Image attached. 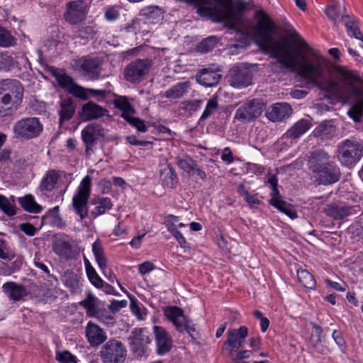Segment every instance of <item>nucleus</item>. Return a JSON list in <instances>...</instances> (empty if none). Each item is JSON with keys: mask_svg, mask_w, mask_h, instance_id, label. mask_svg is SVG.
<instances>
[{"mask_svg": "<svg viewBox=\"0 0 363 363\" xmlns=\"http://www.w3.org/2000/svg\"><path fill=\"white\" fill-rule=\"evenodd\" d=\"M255 18L257 21L252 28L253 35L259 40L260 49L277 60L276 62L271 63L274 71V67L280 65L281 68L297 70L301 77L320 90L353 96L354 100L347 113L354 121H360L363 116V89L354 85L360 80L354 72L339 67L337 69L338 82L331 79L333 69L329 62L320 52L313 50L296 30H291V38L299 41L300 48L311 53L315 62H307L305 55L298 48L291 53L289 40H277L273 37L277 28L265 11H257Z\"/></svg>", "mask_w": 363, "mask_h": 363, "instance_id": "obj_1", "label": "nucleus"}, {"mask_svg": "<svg viewBox=\"0 0 363 363\" xmlns=\"http://www.w3.org/2000/svg\"><path fill=\"white\" fill-rule=\"evenodd\" d=\"M330 159V155L322 149L313 151L308 156V168L316 175V180L320 184H333L341 177L339 166Z\"/></svg>", "mask_w": 363, "mask_h": 363, "instance_id": "obj_2", "label": "nucleus"}, {"mask_svg": "<svg viewBox=\"0 0 363 363\" xmlns=\"http://www.w3.org/2000/svg\"><path fill=\"white\" fill-rule=\"evenodd\" d=\"M23 87L19 81L6 79L0 83V117L11 114L21 103Z\"/></svg>", "mask_w": 363, "mask_h": 363, "instance_id": "obj_3", "label": "nucleus"}, {"mask_svg": "<svg viewBox=\"0 0 363 363\" xmlns=\"http://www.w3.org/2000/svg\"><path fill=\"white\" fill-rule=\"evenodd\" d=\"M337 152L340 164L352 168L362 158L363 147L357 141L345 140L339 145Z\"/></svg>", "mask_w": 363, "mask_h": 363, "instance_id": "obj_4", "label": "nucleus"}, {"mask_svg": "<svg viewBox=\"0 0 363 363\" xmlns=\"http://www.w3.org/2000/svg\"><path fill=\"white\" fill-rule=\"evenodd\" d=\"M43 130V124L36 117L22 118L17 121L13 127L14 137L25 140L38 138Z\"/></svg>", "mask_w": 363, "mask_h": 363, "instance_id": "obj_5", "label": "nucleus"}, {"mask_svg": "<svg viewBox=\"0 0 363 363\" xmlns=\"http://www.w3.org/2000/svg\"><path fill=\"white\" fill-rule=\"evenodd\" d=\"M91 179L86 176L80 183L77 192L72 199V206L75 213L83 220L88 216V200L91 193Z\"/></svg>", "mask_w": 363, "mask_h": 363, "instance_id": "obj_6", "label": "nucleus"}, {"mask_svg": "<svg viewBox=\"0 0 363 363\" xmlns=\"http://www.w3.org/2000/svg\"><path fill=\"white\" fill-rule=\"evenodd\" d=\"M130 350L140 357H147L150 352L151 338L145 328H134L128 337Z\"/></svg>", "mask_w": 363, "mask_h": 363, "instance_id": "obj_7", "label": "nucleus"}, {"mask_svg": "<svg viewBox=\"0 0 363 363\" xmlns=\"http://www.w3.org/2000/svg\"><path fill=\"white\" fill-rule=\"evenodd\" d=\"M127 355L123 342L116 339L107 341L101 347L100 357L104 363H123Z\"/></svg>", "mask_w": 363, "mask_h": 363, "instance_id": "obj_8", "label": "nucleus"}, {"mask_svg": "<svg viewBox=\"0 0 363 363\" xmlns=\"http://www.w3.org/2000/svg\"><path fill=\"white\" fill-rule=\"evenodd\" d=\"M152 66L150 59H137L130 62L124 69V79L132 84L142 82Z\"/></svg>", "mask_w": 363, "mask_h": 363, "instance_id": "obj_9", "label": "nucleus"}, {"mask_svg": "<svg viewBox=\"0 0 363 363\" xmlns=\"http://www.w3.org/2000/svg\"><path fill=\"white\" fill-rule=\"evenodd\" d=\"M265 104L259 98L245 101L236 111L235 118L242 123H249L259 117Z\"/></svg>", "mask_w": 363, "mask_h": 363, "instance_id": "obj_10", "label": "nucleus"}, {"mask_svg": "<svg viewBox=\"0 0 363 363\" xmlns=\"http://www.w3.org/2000/svg\"><path fill=\"white\" fill-rule=\"evenodd\" d=\"M105 136L104 128L98 123H90L82 130V140L85 145V154L87 156L94 152L93 147Z\"/></svg>", "mask_w": 363, "mask_h": 363, "instance_id": "obj_11", "label": "nucleus"}, {"mask_svg": "<svg viewBox=\"0 0 363 363\" xmlns=\"http://www.w3.org/2000/svg\"><path fill=\"white\" fill-rule=\"evenodd\" d=\"M268 183L271 185L272 191L271 193L272 198L269 200L271 205L277 208L281 212L285 213L289 218L294 219L297 217L296 211L294 207L280 199V194L278 189V179L275 175L271 176L268 179Z\"/></svg>", "mask_w": 363, "mask_h": 363, "instance_id": "obj_12", "label": "nucleus"}, {"mask_svg": "<svg viewBox=\"0 0 363 363\" xmlns=\"http://www.w3.org/2000/svg\"><path fill=\"white\" fill-rule=\"evenodd\" d=\"M268 183L271 185L272 191L271 193L272 198L269 200L271 205L277 208L281 212L285 213L289 218L294 219L297 217L296 211L294 207L280 199V194L278 189V179L275 175L271 176L268 179Z\"/></svg>", "mask_w": 363, "mask_h": 363, "instance_id": "obj_13", "label": "nucleus"}, {"mask_svg": "<svg viewBox=\"0 0 363 363\" xmlns=\"http://www.w3.org/2000/svg\"><path fill=\"white\" fill-rule=\"evenodd\" d=\"M89 6L85 1L77 0L67 3L65 19L70 24L75 25L85 20Z\"/></svg>", "mask_w": 363, "mask_h": 363, "instance_id": "obj_14", "label": "nucleus"}, {"mask_svg": "<svg viewBox=\"0 0 363 363\" xmlns=\"http://www.w3.org/2000/svg\"><path fill=\"white\" fill-rule=\"evenodd\" d=\"M248 335V329L245 326H240L239 329H230L227 332L228 338L223 343L222 353L225 350L228 354H232L235 350H239L243 347L245 339Z\"/></svg>", "mask_w": 363, "mask_h": 363, "instance_id": "obj_15", "label": "nucleus"}, {"mask_svg": "<svg viewBox=\"0 0 363 363\" xmlns=\"http://www.w3.org/2000/svg\"><path fill=\"white\" fill-rule=\"evenodd\" d=\"M101 62L98 58L82 57L75 62L76 69L89 80L99 79L101 74Z\"/></svg>", "mask_w": 363, "mask_h": 363, "instance_id": "obj_16", "label": "nucleus"}, {"mask_svg": "<svg viewBox=\"0 0 363 363\" xmlns=\"http://www.w3.org/2000/svg\"><path fill=\"white\" fill-rule=\"evenodd\" d=\"M229 84L235 88L247 87L252 84V72L245 66H235L228 74Z\"/></svg>", "mask_w": 363, "mask_h": 363, "instance_id": "obj_17", "label": "nucleus"}, {"mask_svg": "<svg viewBox=\"0 0 363 363\" xmlns=\"http://www.w3.org/2000/svg\"><path fill=\"white\" fill-rule=\"evenodd\" d=\"M326 215L334 220H342L346 217L357 214L360 211L359 206H347L342 203H333L325 208Z\"/></svg>", "mask_w": 363, "mask_h": 363, "instance_id": "obj_18", "label": "nucleus"}, {"mask_svg": "<svg viewBox=\"0 0 363 363\" xmlns=\"http://www.w3.org/2000/svg\"><path fill=\"white\" fill-rule=\"evenodd\" d=\"M221 70L216 67H208L203 68L198 72L196 79L198 83L206 87H211L218 84L222 74Z\"/></svg>", "mask_w": 363, "mask_h": 363, "instance_id": "obj_19", "label": "nucleus"}, {"mask_svg": "<svg viewBox=\"0 0 363 363\" xmlns=\"http://www.w3.org/2000/svg\"><path fill=\"white\" fill-rule=\"evenodd\" d=\"M293 110L289 104L279 102L270 106L266 111L267 118L272 122H279L289 118Z\"/></svg>", "mask_w": 363, "mask_h": 363, "instance_id": "obj_20", "label": "nucleus"}, {"mask_svg": "<svg viewBox=\"0 0 363 363\" xmlns=\"http://www.w3.org/2000/svg\"><path fill=\"white\" fill-rule=\"evenodd\" d=\"M79 114L83 121H89L108 115V111L96 103L89 101L83 104Z\"/></svg>", "mask_w": 363, "mask_h": 363, "instance_id": "obj_21", "label": "nucleus"}, {"mask_svg": "<svg viewBox=\"0 0 363 363\" xmlns=\"http://www.w3.org/2000/svg\"><path fill=\"white\" fill-rule=\"evenodd\" d=\"M153 331L157 344V351L160 355L169 352L172 347V340L166 330L161 326H154Z\"/></svg>", "mask_w": 363, "mask_h": 363, "instance_id": "obj_22", "label": "nucleus"}, {"mask_svg": "<svg viewBox=\"0 0 363 363\" xmlns=\"http://www.w3.org/2000/svg\"><path fill=\"white\" fill-rule=\"evenodd\" d=\"M4 294L9 300L18 301L28 295V291L25 286L13 281H7L2 286Z\"/></svg>", "mask_w": 363, "mask_h": 363, "instance_id": "obj_23", "label": "nucleus"}, {"mask_svg": "<svg viewBox=\"0 0 363 363\" xmlns=\"http://www.w3.org/2000/svg\"><path fill=\"white\" fill-rule=\"evenodd\" d=\"M63 173V171L56 169H49L47 171L41 179L39 190L43 194L52 191L62 178Z\"/></svg>", "mask_w": 363, "mask_h": 363, "instance_id": "obj_24", "label": "nucleus"}, {"mask_svg": "<svg viewBox=\"0 0 363 363\" xmlns=\"http://www.w3.org/2000/svg\"><path fill=\"white\" fill-rule=\"evenodd\" d=\"M52 250L62 259L69 260L73 257L72 246L67 235L55 240L52 243Z\"/></svg>", "mask_w": 363, "mask_h": 363, "instance_id": "obj_25", "label": "nucleus"}, {"mask_svg": "<svg viewBox=\"0 0 363 363\" xmlns=\"http://www.w3.org/2000/svg\"><path fill=\"white\" fill-rule=\"evenodd\" d=\"M86 336L91 346H99L106 340L104 330L97 325L89 322L86 328Z\"/></svg>", "mask_w": 363, "mask_h": 363, "instance_id": "obj_26", "label": "nucleus"}, {"mask_svg": "<svg viewBox=\"0 0 363 363\" xmlns=\"http://www.w3.org/2000/svg\"><path fill=\"white\" fill-rule=\"evenodd\" d=\"M47 70L55 78L58 85L67 91L72 84H74V80L72 77L54 66H48Z\"/></svg>", "mask_w": 363, "mask_h": 363, "instance_id": "obj_27", "label": "nucleus"}, {"mask_svg": "<svg viewBox=\"0 0 363 363\" xmlns=\"http://www.w3.org/2000/svg\"><path fill=\"white\" fill-rule=\"evenodd\" d=\"M164 315L173 323L177 330H181L182 324L188 318L183 310L178 306H169L165 308Z\"/></svg>", "mask_w": 363, "mask_h": 363, "instance_id": "obj_28", "label": "nucleus"}, {"mask_svg": "<svg viewBox=\"0 0 363 363\" xmlns=\"http://www.w3.org/2000/svg\"><path fill=\"white\" fill-rule=\"evenodd\" d=\"M335 131L333 121H324L313 130V135L323 140L332 138Z\"/></svg>", "mask_w": 363, "mask_h": 363, "instance_id": "obj_29", "label": "nucleus"}, {"mask_svg": "<svg viewBox=\"0 0 363 363\" xmlns=\"http://www.w3.org/2000/svg\"><path fill=\"white\" fill-rule=\"evenodd\" d=\"M311 125L309 120L301 119L286 131L285 136L289 139H297L304 134L311 127Z\"/></svg>", "mask_w": 363, "mask_h": 363, "instance_id": "obj_30", "label": "nucleus"}, {"mask_svg": "<svg viewBox=\"0 0 363 363\" xmlns=\"http://www.w3.org/2000/svg\"><path fill=\"white\" fill-rule=\"evenodd\" d=\"M191 83L189 81L179 82L167 90L164 96L169 100H175L182 98L190 88Z\"/></svg>", "mask_w": 363, "mask_h": 363, "instance_id": "obj_31", "label": "nucleus"}, {"mask_svg": "<svg viewBox=\"0 0 363 363\" xmlns=\"http://www.w3.org/2000/svg\"><path fill=\"white\" fill-rule=\"evenodd\" d=\"M18 201L21 208L27 212L38 213L43 210V207L35 201L34 196L30 194L19 197Z\"/></svg>", "mask_w": 363, "mask_h": 363, "instance_id": "obj_32", "label": "nucleus"}, {"mask_svg": "<svg viewBox=\"0 0 363 363\" xmlns=\"http://www.w3.org/2000/svg\"><path fill=\"white\" fill-rule=\"evenodd\" d=\"M75 113V105L72 99L69 98L65 99L60 103V123L62 124L65 121H69L72 118Z\"/></svg>", "mask_w": 363, "mask_h": 363, "instance_id": "obj_33", "label": "nucleus"}, {"mask_svg": "<svg viewBox=\"0 0 363 363\" xmlns=\"http://www.w3.org/2000/svg\"><path fill=\"white\" fill-rule=\"evenodd\" d=\"M340 20L344 22L347 33L350 36L361 40L363 42V35L354 20L348 15L342 16Z\"/></svg>", "mask_w": 363, "mask_h": 363, "instance_id": "obj_34", "label": "nucleus"}, {"mask_svg": "<svg viewBox=\"0 0 363 363\" xmlns=\"http://www.w3.org/2000/svg\"><path fill=\"white\" fill-rule=\"evenodd\" d=\"M162 177V183L163 184L170 189H174L176 187L177 184L178 183V177L176 174L174 168L168 164L166 168H164L161 172Z\"/></svg>", "mask_w": 363, "mask_h": 363, "instance_id": "obj_35", "label": "nucleus"}, {"mask_svg": "<svg viewBox=\"0 0 363 363\" xmlns=\"http://www.w3.org/2000/svg\"><path fill=\"white\" fill-rule=\"evenodd\" d=\"M345 8H342L341 4L337 0H329L325 10L326 16L332 21H336L342 14Z\"/></svg>", "mask_w": 363, "mask_h": 363, "instance_id": "obj_36", "label": "nucleus"}, {"mask_svg": "<svg viewBox=\"0 0 363 363\" xmlns=\"http://www.w3.org/2000/svg\"><path fill=\"white\" fill-rule=\"evenodd\" d=\"M62 281L71 291H75L79 288V277L72 271L65 272L62 276Z\"/></svg>", "mask_w": 363, "mask_h": 363, "instance_id": "obj_37", "label": "nucleus"}, {"mask_svg": "<svg viewBox=\"0 0 363 363\" xmlns=\"http://www.w3.org/2000/svg\"><path fill=\"white\" fill-rule=\"evenodd\" d=\"M94 205H96L95 209L92 213L95 216H99L104 213L107 210L112 208V203L109 198L95 197L91 201Z\"/></svg>", "mask_w": 363, "mask_h": 363, "instance_id": "obj_38", "label": "nucleus"}, {"mask_svg": "<svg viewBox=\"0 0 363 363\" xmlns=\"http://www.w3.org/2000/svg\"><path fill=\"white\" fill-rule=\"evenodd\" d=\"M115 107L123 111L121 116L125 119L129 116L134 114L135 111L125 96H120L114 101Z\"/></svg>", "mask_w": 363, "mask_h": 363, "instance_id": "obj_39", "label": "nucleus"}, {"mask_svg": "<svg viewBox=\"0 0 363 363\" xmlns=\"http://www.w3.org/2000/svg\"><path fill=\"white\" fill-rule=\"evenodd\" d=\"M177 164L189 176L193 175L195 169H196V162L187 155H185L183 158L177 157Z\"/></svg>", "mask_w": 363, "mask_h": 363, "instance_id": "obj_40", "label": "nucleus"}, {"mask_svg": "<svg viewBox=\"0 0 363 363\" xmlns=\"http://www.w3.org/2000/svg\"><path fill=\"white\" fill-rule=\"evenodd\" d=\"M92 251L99 268L104 271L107 266V259L99 242L96 241L92 244Z\"/></svg>", "mask_w": 363, "mask_h": 363, "instance_id": "obj_41", "label": "nucleus"}, {"mask_svg": "<svg viewBox=\"0 0 363 363\" xmlns=\"http://www.w3.org/2000/svg\"><path fill=\"white\" fill-rule=\"evenodd\" d=\"M297 277L299 282L307 289H314L316 281L314 277L306 269H298Z\"/></svg>", "mask_w": 363, "mask_h": 363, "instance_id": "obj_42", "label": "nucleus"}, {"mask_svg": "<svg viewBox=\"0 0 363 363\" xmlns=\"http://www.w3.org/2000/svg\"><path fill=\"white\" fill-rule=\"evenodd\" d=\"M218 38L211 35L203 40L196 48L197 51L201 53H206L212 50L218 43Z\"/></svg>", "mask_w": 363, "mask_h": 363, "instance_id": "obj_43", "label": "nucleus"}, {"mask_svg": "<svg viewBox=\"0 0 363 363\" xmlns=\"http://www.w3.org/2000/svg\"><path fill=\"white\" fill-rule=\"evenodd\" d=\"M81 306L87 310V314L93 316L98 313L97 298L92 294L89 293L86 299L80 302Z\"/></svg>", "mask_w": 363, "mask_h": 363, "instance_id": "obj_44", "label": "nucleus"}, {"mask_svg": "<svg viewBox=\"0 0 363 363\" xmlns=\"http://www.w3.org/2000/svg\"><path fill=\"white\" fill-rule=\"evenodd\" d=\"M16 38L11 34V33L0 26V47L9 48L16 44Z\"/></svg>", "mask_w": 363, "mask_h": 363, "instance_id": "obj_45", "label": "nucleus"}, {"mask_svg": "<svg viewBox=\"0 0 363 363\" xmlns=\"http://www.w3.org/2000/svg\"><path fill=\"white\" fill-rule=\"evenodd\" d=\"M16 205L4 195L0 194V209L7 216H13L16 214Z\"/></svg>", "mask_w": 363, "mask_h": 363, "instance_id": "obj_46", "label": "nucleus"}, {"mask_svg": "<svg viewBox=\"0 0 363 363\" xmlns=\"http://www.w3.org/2000/svg\"><path fill=\"white\" fill-rule=\"evenodd\" d=\"M218 109V103L216 98L211 99L208 101L205 110L200 117V121H203L214 114Z\"/></svg>", "mask_w": 363, "mask_h": 363, "instance_id": "obj_47", "label": "nucleus"}, {"mask_svg": "<svg viewBox=\"0 0 363 363\" xmlns=\"http://www.w3.org/2000/svg\"><path fill=\"white\" fill-rule=\"evenodd\" d=\"M68 92L73 95L74 96L84 101L87 100L89 98V96L87 93V89L78 85L75 82L74 84H72L70 89H69Z\"/></svg>", "mask_w": 363, "mask_h": 363, "instance_id": "obj_48", "label": "nucleus"}, {"mask_svg": "<svg viewBox=\"0 0 363 363\" xmlns=\"http://www.w3.org/2000/svg\"><path fill=\"white\" fill-rule=\"evenodd\" d=\"M90 282L96 288L100 289L103 286V280L98 275L95 269L92 266L87 267V271L86 272Z\"/></svg>", "mask_w": 363, "mask_h": 363, "instance_id": "obj_49", "label": "nucleus"}, {"mask_svg": "<svg viewBox=\"0 0 363 363\" xmlns=\"http://www.w3.org/2000/svg\"><path fill=\"white\" fill-rule=\"evenodd\" d=\"M96 33V25L93 22L88 23L87 25L83 26L79 29V35L84 38L93 37Z\"/></svg>", "mask_w": 363, "mask_h": 363, "instance_id": "obj_50", "label": "nucleus"}, {"mask_svg": "<svg viewBox=\"0 0 363 363\" xmlns=\"http://www.w3.org/2000/svg\"><path fill=\"white\" fill-rule=\"evenodd\" d=\"M55 359L60 363H76L77 357L71 354L70 352L65 350L63 352L57 351Z\"/></svg>", "mask_w": 363, "mask_h": 363, "instance_id": "obj_51", "label": "nucleus"}, {"mask_svg": "<svg viewBox=\"0 0 363 363\" xmlns=\"http://www.w3.org/2000/svg\"><path fill=\"white\" fill-rule=\"evenodd\" d=\"M125 120L140 132L145 133L147 130L144 121L139 118L133 117L130 115Z\"/></svg>", "mask_w": 363, "mask_h": 363, "instance_id": "obj_52", "label": "nucleus"}, {"mask_svg": "<svg viewBox=\"0 0 363 363\" xmlns=\"http://www.w3.org/2000/svg\"><path fill=\"white\" fill-rule=\"evenodd\" d=\"M93 316L98 318L103 323L106 325L108 327H112L116 323L114 317L109 314L106 311H98L97 314H94Z\"/></svg>", "mask_w": 363, "mask_h": 363, "instance_id": "obj_53", "label": "nucleus"}, {"mask_svg": "<svg viewBox=\"0 0 363 363\" xmlns=\"http://www.w3.org/2000/svg\"><path fill=\"white\" fill-rule=\"evenodd\" d=\"M202 103L203 101L201 99L184 101L182 104V109L192 113L201 107Z\"/></svg>", "mask_w": 363, "mask_h": 363, "instance_id": "obj_54", "label": "nucleus"}, {"mask_svg": "<svg viewBox=\"0 0 363 363\" xmlns=\"http://www.w3.org/2000/svg\"><path fill=\"white\" fill-rule=\"evenodd\" d=\"M252 352L250 350H241L237 352L235 355L228 354L230 357L232 363H242L243 359H248L250 357Z\"/></svg>", "mask_w": 363, "mask_h": 363, "instance_id": "obj_55", "label": "nucleus"}, {"mask_svg": "<svg viewBox=\"0 0 363 363\" xmlns=\"http://www.w3.org/2000/svg\"><path fill=\"white\" fill-rule=\"evenodd\" d=\"M181 330H177L178 332L183 333L186 331L191 337H193V333L196 331V328L194 325H191V320L188 318L184 321L182 324Z\"/></svg>", "mask_w": 363, "mask_h": 363, "instance_id": "obj_56", "label": "nucleus"}, {"mask_svg": "<svg viewBox=\"0 0 363 363\" xmlns=\"http://www.w3.org/2000/svg\"><path fill=\"white\" fill-rule=\"evenodd\" d=\"M20 230L29 236H33L37 232L36 228L29 223L20 225Z\"/></svg>", "mask_w": 363, "mask_h": 363, "instance_id": "obj_57", "label": "nucleus"}, {"mask_svg": "<svg viewBox=\"0 0 363 363\" xmlns=\"http://www.w3.org/2000/svg\"><path fill=\"white\" fill-rule=\"evenodd\" d=\"M128 304V302L126 300H122V301H116L114 300L111 301V304L109 305V309L111 311L112 313H116L121 308H125Z\"/></svg>", "mask_w": 363, "mask_h": 363, "instance_id": "obj_58", "label": "nucleus"}, {"mask_svg": "<svg viewBox=\"0 0 363 363\" xmlns=\"http://www.w3.org/2000/svg\"><path fill=\"white\" fill-rule=\"evenodd\" d=\"M119 16V13L113 7H108L105 12V18L108 21H115Z\"/></svg>", "mask_w": 363, "mask_h": 363, "instance_id": "obj_59", "label": "nucleus"}, {"mask_svg": "<svg viewBox=\"0 0 363 363\" xmlns=\"http://www.w3.org/2000/svg\"><path fill=\"white\" fill-rule=\"evenodd\" d=\"M155 268L154 264L150 262H145L138 267L139 272L141 274H145L151 272Z\"/></svg>", "mask_w": 363, "mask_h": 363, "instance_id": "obj_60", "label": "nucleus"}, {"mask_svg": "<svg viewBox=\"0 0 363 363\" xmlns=\"http://www.w3.org/2000/svg\"><path fill=\"white\" fill-rule=\"evenodd\" d=\"M126 140L130 145H137V146H146L149 143V142H147V141L138 140L135 135L127 136Z\"/></svg>", "mask_w": 363, "mask_h": 363, "instance_id": "obj_61", "label": "nucleus"}, {"mask_svg": "<svg viewBox=\"0 0 363 363\" xmlns=\"http://www.w3.org/2000/svg\"><path fill=\"white\" fill-rule=\"evenodd\" d=\"M333 338L336 344L339 346H343L345 345V340L342 337V334L339 330H334L333 333Z\"/></svg>", "mask_w": 363, "mask_h": 363, "instance_id": "obj_62", "label": "nucleus"}, {"mask_svg": "<svg viewBox=\"0 0 363 363\" xmlns=\"http://www.w3.org/2000/svg\"><path fill=\"white\" fill-rule=\"evenodd\" d=\"M245 201L250 205V207L253 208L256 205H259L260 203V201L258 199L257 195H251L250 194L247 196Z\"/></svg>", "mask_w": 363, "mask_h": 363, "instance_id": "obj_63", "label": "nucleus"}, {"mask_svg": "<svg viewBox=\"0 0 363 363\" xmlns=\"http://www.w3.org/2000/svg\"><path fill=\"white\" fill-rule=\"evenodd\" d=\"M175 234L173 235V236L175 238V239L178 241L179 244L182 248H186L188 247V243L186 241L185 238L182 235V234L178 231L174 232Z\"/></svg>", "mask_w": 363, "mask_h": 363, "instance_id": "obj_64", "label": "nucleus"}]
</instances>
